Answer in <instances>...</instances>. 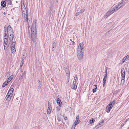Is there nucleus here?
<instances>
[{"instance_id": "f257e3e1", "label": "nucleus", "mask_w": 129, "mask_h": 129, "mask_svg": "<svg viewBox=\"0 0 129 129\" xmlns=\"http://www.w3.org/2000/svg\"><path fill=\"white\" fill-rule=\"evenodd\" d=\"M7 32L10 35L9 39L10 40L9 44L11 48V50L12 53H14L16 52V50L15 49L16 41L15 39H13L14 36L12 28H8V31H5Z\"/></svg>"}, {"instance_id": "f03ea898", "label": "nucleus", "mask_w": 129, "mask_h": 129, "mask_svg": "<svg viewBox=\"0 0 129 129\" xmlns=\"http://www.w3.org/2000/svg\"><path fill=\"white\" fill-rule=\"evenodd\" d=\"M37 23L36 20H34L33 22L31 28V40L33 42H35L36 40V33Z\"/></svg>"}, {"instance_id": "7ed1b4c3", "label": "nucleus", "mask_w": 129, "mask_h": 129, "mask_svg": "<svg viewBox=\"0 0 129 129\" xmlns=\"http://www.w3.org/2000/svg\"><path fill=\"white\" fill-rule=\"evenodd\" d=\"M12 28L11 26H10L9 25L8 26L7 28H6V29H5L4 32V37H5L4 38V46H8V42L7 41H8V38H9L10 35H9V34L7 32H6L5 33V31H7L8 30V28Z\"/></svg>"}, {"instance_id": "20e7f679", "label": "nucleus", "mask_w": 129, "mask_h": 129, "mask_svg": "<svg viewBox=\"0 0 129 129\" xmlns=\"http://www.w3.org/2000/svg\"><path fill=\"white\" fill-rule=\"evenodd\" d=\"M14 91V89L13 88V85H11V88L7 93L5 98L7 100L10 101L12 98L13 94Z\"/></svg>"}, {"instance_id": "39448f33", "label": "nucleus", "mask_w": 129, "mask_h": 129, "mask_svg": "<svg viewBox=\"0 0 129 129\" xmlns=\"http://www.w3.org/2000/svg\"><path fill=\"white\" fill-rule=\"evenodd\" d=\"M77 51H78L79 52L84 51V44L83 43H81L79 45Z\"/></svg>"}, {"instance_id": "423d86ee", "label": "nucleus", "mask_w": 129, "mask_h": 129, "mask_svg": "<svg viewBox=\"0 0 129 129\" xmlns=\"http://www.w3.org/2000/svg\"><path fill=\"white\" fill-rule=\"evenodd\" d=\"M114 12V11L113 10V9H112V8H111L105 15L104 16V17L105 18L107 17Z\"/></svg>"}, {"instance_id": "0eeeda50", "label": "nucleus", "mask_w": 129, "mask_h": 129, "mask_svg": "<svg viewBox=\"0 0 129 129\" xmlns=\"http://www.w3.org/2000/svg\"><path fill=\"white\" fill-rule=\"evenodd\" d=\"M22 15L25 22H26L28 21L27 12H25L23 10L22 11Z\"/></svg>"}, {"instance_id": "6e6552de", "label": "nucleus", "mask_w": 129, "mask_h": 129, "mask_svg": "<svg viewBox=\"0 0 129 129\" xmlns=\"http://www.w3.org/2000/svg\"><path fill=\"white\" fill-rule=\"evenodd\" d=\"M77 52V57L79 59L81 60L83 58V56L84 51Z\"/></svg>"}, {"instance_id": "1a4fd4ad", "label": "nucleus", "mask_w": 129, "mask_h": 129, "mask_svg": "<svg viewBox=\"0 0 129 129\" xmlns=\"http://www.w3.org/2000/svg\"><path fill=\"white\" fill-rule=\"evenodd\" d=\"M121 76L122 79H125V72L124 68H122L121 70Z\"/></svg>"}, {"instance_id": "9d476101", "label": "nucleus", "mask_w": 129, "mask_h": 129, "mask_svg": "<svg viewBox=\"0 0 129 129\" xmlns=\"http://www.w3.org/2000/svg\"><path fill=\"white\" fill-rule=\"evenodd\" d=\"M114 12H116L117 10L119 9L120 8L118 6V5H116L115 7H113L112 8H111Z\"/></svg>"}, {"instance_id": "9b49d317", "label": "nucleus", "mask_w": 129, "mask_h": 129, "mask_svg": "<svg viewBox=\"0 0 129 129\" xmlns=\"http://www.w3.org/2000/svg\"><path fill=\"white\" fill-rule=\"evenodd\" d=\"M80 122L79 120V116L78 115L76 117V121L74 122V124L75 125H77Z\"/></svg>"}, {"instance_id": "f8f14e48", "label": "nucleus", "mask_w": 129, "mask_h": 129, "mask_svg": "<svg viewBox=\"0 0 129 129\" xmlns=\"http://www.w3.org/2000/svg\"><path fill=\"white\" fill-rule=\"evenodd\" d=\"M129 59V54L124 57L122 59V63Z\"/></svg>"}, {"instance_id": "ddd939ff", "label": "nucleus", "mask_w": 129, "mask_h": 129, "mask_svg": "<svg viewBox=\"0 0 129 129\" xmlns=\"http://www.w3.org/2000/svg\"><path fill=\"white\" fill-rule=\"evenodd\" d=\"M65 71L67 74V76L68 77V79H69L70 78V72L69 70L67 68L65 69Z\"/></svg>"}, {"instance_id": "4468645a", "label": "nucleus", "mask_w": 129, "mask_h": 129, "mask_svg": "<svg viewBox=\"0 0 129 129\" xmlns=\"http://www.w3.org/2000/svg\"><path fill=\"white\" fill-rule=\"evenodd\" d=\"M56 40H55L53 41L52 45V51L54 50V48L56 47Z\"/></svg>"}, {"instance_id": "2eb2a0df", "label": "nucleus", "mask_w": 129, "mask_h": 129, "mask_svg": "<svg viewBox=\"0 0 129 129\" xmlns=\"http://www.w3.org/2000/svg\"><path fill=\"white\" fill-rule=\"evenodd\" d=\"M112 107L109 105H108L106 107L107 112L108 113H109Z\"/></svg>"}, {"instance_id": "dca6fc26", "label": "nucleus", "mask_w": 129, "mask_h": 129, "mask_svg": "<svg viewBox=\"0 0 129 129\" xmlns=\"http://www.w3.org/2000/svg\"><path fill=\"white\" fill-rule=\"evenodd\" d=\"M5 1L6 4L7 5V6H8V5H11L12 3L11 0H5Z\"/></svg>"}, {"instance_id": "f3484780", "label": "nucleus", "mask_w": 129, "mask_h": 129, "mask_svg": "<svg viewBox=\"0 0 129 129\" xmlns=\"http://www.w3.org/2000/svg\"><path fill=\"white\" fill-rule=\"evenodd\" d=\"M52 109V108L51 107L49 106L48 107L47 111V114H49L50 113Z\"/></svg>"}, {"instance_id": "a211bd4d", "label": "nucleus", "mask_w": 129, "mask_h": 129, "mask_svg": "<svg viewBox=\"0 0 129 129\" xmlns=\"http://www.w3.org/2000/svg\"><path fill=\"white\" fill-rule=\"evenodd\" d=\"M56 101L57 104L60 107H61V104H62V103L61 102L60 100L59 99V98H58L56 100Z\"/></svg>"}, {"instance_id": "6ab92c4d", "label": "nucleus", "mask_w": 129, "mask_h": 129, "mask_svg": "<svg viewBox=\"0 0 129 129\" xmlns=\"http://www.w3.org/2000/svg\"><path fill=\"white\" fill-rule=\"evenodd\" d=\"M1 5L3 7H5L6 6V4L5 1H3L1 2Z\"/></svg>"}, {"instance_id": "aec40b11", "label": "nucleus", "mask_w": 129, "mask_h": 129, "mask_svg": "<svg viewBox=\"0 0 129 129\" xmlns=\"http://www.w3.org/2000/svg\"><path fill=\"white\" fill-rule=\"evenodd\" d=\"M115 103V101H113L112 102H111L109 104V105L111 106L112 107L113 106V105Z\"/></svg>"}, {"instance_id": "412c9836", "label": "nucleus", "mask_w": 129, "mask_h": 129, "mask_svg": "<svg viewBox=\"0 0 129 129\" xmlns=\"http://www.w3.org/2000/svg\"><path fill=\"white\" fill-rule=\"evenodd\" d=\"M77 78V76L76 75H75L74 78V80L73 82V83L74 84L76 82V79Z\"/></svg>"}, {"instance_id": "4be33fe9", "label": "nucleus", "mask_w": 129, "mask_h": 129, "mask_svg": "<svg viewBox=\"0 0 129 129\" xmlns=\"http://www.w3.org/2000/svg\"><path fill=\"white\" fill-rule=\"evenodd\" d=\"M75 83L73 84V86L72 87V89H76L77 88V85L75 84Z\"/></svg>"}, {"instance_id": "5701e85b", "label": "nucleus", "mask_w": 129, "mask_h": 129, "mask_svg": "<svg viewBox=\"0 0 129 129\" xmlns=\"http://www.w3.org/2000/svg\"><path fill=\"white\" fill-rule=\"evenodd\" d=\"M24 7H23V8H22V7H21V10L22 11H22H23L25 12H27V10L26 9L24 8Z\"/></svg>"}, {"instance_id": "b1692460", "label": "nucleus", "mask_w": 129, "mask_h": 129, "mask_svg": "<svg viewBox=\"0 0 129 129\" xmlns=\"http://www.w3.org/2000/svg\"><path fill=\"white\" fill-rule=\"evenodd\" d=\"M8 84V83L7 82L5 81L3 84L2 87H5Z\"/></svg>"}, {"instance_id": "393cba45", "label": "nucleus", "mask_w": 129, "mask_h": 129, "mask_svg": "<svg viewBox=\"0 0 129 129\" xmlns=\"http://www.w3.org/2000/svg\"><path fill=\"white\" fill-rule=\"evenodd\" d=\"M124 79H122L121 78V84H122V85L124 84Z\"/></svg>"}, {"instance_id": "a878e982", "label": "nucleus", "mask_w": 129, "mask_h": 129, "mask_svg": "<svg viewBox=\"0 0 129 129\" xmlns=\"http://www.w3.org/2000/svg\"><path fill=\"white\" fill-rule=\"evenodd\" d=\"M94 121V120L93 118H92L90 120V122L91 124L93 123Z\"/></svg>"}, {"instance_id": "bb28decb", "label": "nucleus", "mask_w": 129, "mask_h": 129, "mask_svg": "<svg viewBox=\"0 0 129 129\" xmlns=\"http://www.w3.org/2000/svg\"><path fill=\"white\" fill-rule=\"evenodd\" d=\"M106 83V80L103 79V87L105 85Z\"/></svg>"}, {"instance_id": "cd10ccee", "label": "nucleus", "mask_w": 129, "mask_h": 129, "mask_svg": "<svg viewBox=\"0 0 129 129\" xmlns=\"http://www.w3.org/2000/svg\"><path fill=\"white\" fill-rule=\"evenodd\" d=\"M85 11V9H82L80 10V11H79L80 13H82L83 12H84Z\"/></svg>"}, {"instance_id": "c85d7f7f", "label": "nucleus", "mask_w": 129, "mask_h": 129, "mask_svg": "<svg viewBox=\"0 0 129 129\" xmlns=\"http://www.w3.org/2000/svg\"><path fill=\"white\" fill-rule=\"evenodd\" d=\"M126 122V121H125L123 122V123H122L121 125V127H122L124 126V125L125 124Z\"/></svg>"}, {"instance_id": "c756f323", "label": "nucleus", "mask_w": 129, "mask_h": 129, "mask_svg": "<svg viewBox=\"0 0 129 129\" xmlns=\"http://www.w3.org/2000/svg\"><path fill=\"white\" fill-rule=\"evenodd\" d=\"M76 125H75V124H74L72 126V128L71 129H75V127L76 126Z\"/></svg>"}, {"instance_id": "7c9ffc66", "label": "nucleus", "mask_w": 129, "mask_h": 129, "mask_svg": "<svg viewBox=\"0 0 129 129\" xmlns=\"http://www.w3.org/2000/svg\"><path fill=\"white\" fill-rule=\"evenodd\" d=\"M13 75H11L8 78V79H9L11 81L12 79L13 78Z\"/></svg>"}, {"instance_id": "2f4dec72", "label": "nucleus", "mask_w": 129, "mask_h": 129, "mask_svg": "<svg viewBox=\"0 0 129 129\" xmlns=\"http://www.w3.org/2000/svg\"><path fill=\"white\" fill-rule=\"evenodd\" d=\"M97 88V87H96L95 88L93 89L92 91L93 93H94L96 91V90Z\"/></svg>"}, {"instance_id": "473e14b6", "label": "nucleus", "mask_w": 129, "mask_h": 129, "mask_svg": "<svg viewBox=\"0 0 129 129\" xmlns=\"http://www.w3.org/2000/svg\"><path fill=\"white\" fill-rule=\"evenodd\" d=\"M70 40L71 42V45L73 46L75 44V42L74 41H72V39H70Z\"/></svg>"}, {"instance_id": "72a5a7b5", "label": "nucleus", "mask_w": 129, "mask_h": 129, "mask_svg": "<svg viewBox=\"0 0 129 129\" xmlns=\"http://www.w3.org/2000/svg\"><path fill=\"white\" fill-rule=\"evenodd\" d=\"M26 72H24V73H23V74H22V76H21V79H22L23 78V76H24V74H26Z\"/></svg>"}, {"instance_id": "f704fd0d", "label": "nucleus", "mask_w": 129, "mask_h": 129, "mask_svg": "<svg viewBox=\"0 0 129 129\" xmlns=\"http://www.w3.org/2000/svg\"><path fill=\"white\" fill-rule=\"evenodd\" d=\"M103 123V121L102 122H101L100 123H99V124H98V125L100 127L101 125H102Z\"/></svg>"}, {"instance_id": "c9c22d12", "label": "nucleus", "mask_w": 129, "mask_h": 129, "mask_svg": "<svg viewBox=\"0 0 129 129\" xmlns=\"http://www.w3.org/2000/svg\"><path fill=\"white\" fill-rule=\"evenodd\" d=\"M108 69V67H106V70L105 71V74H107V70Z\"/></svg>"}, {"instance_id": "e433bc0d", "label": "nucleus", "mask_w": 129, "mask_h": 129, "mask_svg": "<svg viewBox=\"0 0 129 129\" xmlns=\"http://www.w3.org/2000/svg\"><path fill=\"white\" fill-rule=\"evenodd\" d=\"M80 12H78V13H77L76 14H75V15L76 16H78L79 14V13H80Z\"/></svg>"}, {"instance_id": "4c0bfd02", "label": "nucleus", "mask_w": 129, "mask_h": 129, "mask_svg": "<svg viewBox=\"0 0 129 129\" xmlns=\"http://www.w3.org/2000/svg\"><path fill=\"white\" fill-rule=\"evenodd\" d=\"M8 46H4V49L5 50H6L7 49V48Z\"/></svg>"}, {"instance_id": "58836bf2", "label": "nucleus", "mask_w": 129, "mask_h": 129, "mask_svg": "<svg viewBox=\"0 0 129 129\" xmlns=\"http://www.w3.org/2000/svg\"><path fill=\"white\" fill-rule=\"evenodd\" d=\"M24 58H25V57H23H23H22V61H21L22 62V64H23V59H24ZM22 64H21H21H20V66L21 67L22 66Z\"/></svg>"}, {"instance_id": "ea45409f", "label": "nucleus", "mask_w": 129, "mask_h": 129, "mask_svg": "<svg viewBox=\"0 0 129 129\" xmlns=\"http://www.w3.org/2000/svg\"><path fill=\"white\" fill-rule=\"evenodd\" d=\"M11 81L9 79H8L7 81H6V82H7L8 83V84Z\"/></svg>"}, {"instance_id": "a19ab883", "label": "nucleus", "mask_w": 129, "mask_h": 129, "mask_svg": "<svg viewBox=\"0 0 129 129\" xmlns=\"http://www.w3.org/2000/svg\"><path fill=\"white\" fill-rule=\"evenodd\" d=\"M107 77L104 76L103 79L106 80Z\"/></svg>"}, {"instance_id": "79ce46f5", "label": "nucleus", "mask_w": 129, "mask_h": 129, "mask_svg": "<svg viewBox=\"0 0 129 129\" xmlns=\"http://www.w3.org/2000/svg\"><path fill=\"white\" fill-rule=\"evenodd\" d=\"M67 117H64V119L65 120H67Z\"/></svg>"}, {"instance_id": "37998d69", "label": "nucleus", "mask_w": 129, "mask_h": 129, "mask_svg": "<svg viewBox=\"0 0 129 129\" xmlns=\"http://www.w3.org/2000/svg\"><path fill=\"white\" fill-rule=\"evenodd\" d=\"M104 76L107 77V74H105V75H104Z\"/></svg>"}, {"instance_id": "c03bdc74", "label": "nucleus", "mask_w": 129, "mask_h": 129, "mask_svg": "<svg viewBox=\"0 0 129 129\" xmlns=\"http://www.w3.org/2000/svg\"><path fill=\"white\" fill-rule=\"evenodd\" d=\"M94 86L95 87H97V85H94Z\"/></svg>"}, {"instance_id": "a18cd8bd", "label": "nucleus", "mask_w": 129, "mask_h": 129, "mask_svg": "<svg viewBox=\"0 0 129 129\" xmlns=\"http://www.w3.org/2000/svg\"><path fill=\"white\" fill-rule=\"evenodd\" d=\"M77 11H79V9H77Z\"/></svg>"}, {"instance_id": "49530a36", "label": "nucleus", "mask_w": 129, "mask_h": 129, "mask_svg": "<svg viewBox=\"0 0 129 129\" xmlns=\"http://www.w3.org/2000/svg\"><path fill=\"white\" fill-rule=\"evenodd\" d=\"M38 81L39 83L40 82V80H38Z\"/></svg>"}, {"instance_id": "de8ad7c7", "label": "nucleus", "mask_w": 129, "mask_h": 129, "mask_svg": "<svg viewBox=\"0 0 129 129\" xmlns=\"http://www.w3.org/2000/svg\"><path fill=\"white\" fill-rule=\"evenodd\" d=\"M40 86H38V88H40Z\"/></svg>"}, {"instance_id": "09e8293b", "label": "nucleus", "mask_w": 129, "mask_h": 129, "mask_svg": "<svg viewBox=\"0 0 129 129\" xmlns=\"http://www.w3.org/2000/svg\"><path fill=\"white\" fill-rule=\"evenodd\" d=\"M50 105L49 104V103L48 102V106H49Z\"/></svg>"}, {"instance_id": "8fccbe9b", "label": "nucleus", "mask_w": 129, "mask_h": 129, "mask_svg": "<svg viewBox=\"0 0 129 129\" xmlns=\"http://www.w3.org/2000/svg\"><path fill=\"white\" fill-rule=\"evenodd\" d=\"M4 14L5 15V12H4Z\"/></svg>"}, {"instance_id": "3c124183", "label": "nucleus", "mask_w": 129, "mask_h": 129, "mask_svg": "<svg viewBox=\"0 0 129 129\" xmlns=\"http://www.w3.org/2000/svg\"><path fill=\"white\" fill-rule=\"evenodd\" d=\"M71 47L72 48V46H71Z\"/></svg>"}]
</instances>
